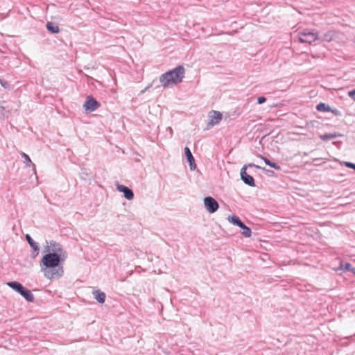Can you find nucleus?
Masks as SVG:
<instances>
[{"label":"nucleus","instance_id":"6e6552de","mask_svg":"<svg viewBox=\"0 0 355 355\" xmlns=\"http://www.w3.org/2000/svg\"><path fill=\"white\" fill-rule=\"evenodd\" d=\"M222 114L218 111L212 110L209 112V121L208 125L209 126H214L218 124L222 120Z\"/></svg>","mask_w":355,"mask_h":355},{"label":"nucleus","instance_id":"9b49d317","mask_svg":"<svg viewBox=\"0 0 355 355\" xmlns=\"http://www.w3.org/2000/svg\"><path fill=\"white\" fill-rule=\"evenodd\" d=\"M184 150L185 156H186L187 159L189 164L190 169L194 170L196 168V164L195 163L194 157H193L190 149L188 147H185Z\"/></svg>","mask_w":355,"mask_h":355},{"label":"nucleus","instance_id":"9d476101","mask_svg":"<svg viewBox=\"0 0 355 355\" xmlns=\"http://www.w3.org/2000/svg\"><path fill=\"white\" fill-rule=\"evenodd\" d=\"M26 240L27 241L28 243L30 245V246L33 250V253L31 254V257L33 258H35L38 254H39V245L37 242L34 241V240L31 238V236L29 234L26 235Z\"/></svg>","mask_w":355,"mask_h":355},{"label":"nucleus","instance_id":"bb28decb","mask_svg":"<svg viewBox=\"0 0 355 355\" xmlns=\"http://www.w3.org/2000/svg\"><path fill=\"white\" fill-rule=\"evenodd\" d=\"M266 101V98L264 96H260L257 98V103L258 104H262Z\"/></svg>","mask_w":355,"mask_h":355},{"label":"nucleus","instance_id":"393cba45","mask_svg":"<svg viewBox=\"0 0 355 355\" xmlns=\"http://www.w3.org/2000/svg\"><path fill=\"white\" fill-rule=\"evenodd\" d=\"M348 96L355 101V89L348 92Z\"/></svg>","mask_w":355,"mask_h":355},{"label":"nucleus","instance_id":"f257e3e1","mask_svg":"<svg viewBox=\"0 0 355 355\" xmlns=\"http://www.w3.org/2000/svg\"><path fill=\"white\" fill-rule=\"evenodd\" d=\"M67 257V254L48 252L43 256L40 266L44 277L49 279L61 277L64 273L62 264Z\"/></svg>","mask_w":355,"mask_h":355},{"label":"nucleus","instance_id":"473e14b6","mask_svg":"<svg viewBox=\"0 0 355 355\" xmlns=\"http://www.w3.org/2000/svg\"><path fill=\"white\" fill-rule=\"evenodd\" d=\"M85 175H91V173H85Z\"/></svg>","mask_w":355,"mask_h":355},{"label":"nucleus","instance_id":"aec40b11","mask_svg":"<svg viewBox=\"0 0 355 355\" xmlns=\"http://www.w3.org/2000/svg\"><path fill=\"white\" fill-rule=\"evenodd\" d=\"M9 115V110L0 103V119H4Z\"/></svg>","mask_w":355,"mask_h":355},{"label":"nucleus","instance_id":"1a4fd4ad","mask_svg":"<svg viewBox=\"0 0 355 355\" xmlns=\"http://www.w3.org/2000/svg\"><path fill=\"white\" fill-rule=\"evenodd\" d=\"M116 189L119 192H122L123 193L124 197L127 200H132L134 198V193L128 187H125L124 185L120 184L119 183L116 184Z\"/></svg>","mask_w":355,"mask_h":355},{"label":"nucleus","instance_id":"7c9ffc66","mask_svg":"<svg viewBox=\"0 0 355 355\" xmlns=\"http://www.w3.org/2000/svg\"><path fill=\"white\" fill-rule=\"evenodd\" d=\"M332 112L336 114H337L339 112L337 110H333Z\"/></svg>","mask_w":355,"mask_h":355},{"label":"nucleus","instance_id":"20e7f679","mask_svg":"<svg viewBox=\"0 0 355 355\" xmlns=\"http://www.w3.org/2000/svg\"><path fill=\"white\" fill-rule=\"evenodd\" d=\"M100 106V103L91 96L87 98V100L83 104V107L87 113L96 110Z\"/></svg>","mask_w":355,"mask_h":355},{"label":"nucleus","instance_id":"4468645a","mask_svg":"<svg viewBox=\"0 0 355 355\" xmlns=\"http://www.w3.org/2000/svg\"><path fill=\"white\" fill-rule=\"evenodd\" d=\"M343 135L340 134L338 132H334V133H326L324 135H322L320 136V138L321 140L327 141L329 140H331L332 139H335L338 137H342Z\"/></svg>","mask_w":355,"mask_h":355},{"label":"nucleus","instance_id":"5701e85b","mask_svg":"<svg viewBox=\"0 0 355 355\" xmlns=\"http://www.w3.org/2000/svg\"><path fill=\"white\" fill-rule=\"evenodd\" d=\"M0 84L1 85L2 87H3L6 89H10V85L6 80H4L0 78Z\"/></svg>","mask_w":355,"mask_h":355},{"label":"nucleus","instance_id":"423d86ee","mask_svg":"<svg viewBox=\"0 0 355 355\" xmlns=\"http://www.w3.org/2000/svg\"><path fill=\"white\" fill-rule=\"evenodd\" d=\"M204 205L207 211L210 214L216 212L219 207L218 202L211 196H207L204 198Z\"/></svg>","mask_w":355,"mask_h":355},{"label":"nucleus","instance_id":"dca6fc26","mask_svg":"<svg viewBox=\"0 0 355 355\" xmlns=\"http://www.w3.org/2000/svg\"><path fill=\"white\" fill-rule=\"evenodd\" d=\"M7 285L18 293H21V291H22V288H24V286L17 282H10L7 283Z\"/></svg>","mask_w":355,"mask_h":355},{"label":"nucleus","instance_id":"6ab92c4d","mask_svg":"<svg viewBox=\"0 0 355 355\" xmlns=\"http://www.w3.org/2000/svg\"><path fill=\"white\" fill-rule=\"evenodd\" d=\"M227 220L229 223L238 227L242 224V221L240 218L235 215L229 216L227 217Z\"/></svg>","mask_w":355,"mask_h":355},{"label":"nucleus","instance_id":"c756f323","mask_svg":"<svg viewBox=\"0 0 355 355\" xmlns=\"http://www.w3.org/2000/svg\"><path fill=\"white\" fill-rule=\"evenodd\" d=\"M350 271L352 272L354 274H355V268H352Z\"/></svg>","mask_w":355,"mask_h":355},{"label":"nucleus","instance_id":"0eeeda50","mask_svg":"<svg viewBox=\"0 0 355 355\" xmlns=\"http://www.w3.org/2000/svg\"><path fill=\"white\" fill-rule=\"evenodd\" d=\"M45 251L48 253H59L60 254H67L61 245L55 241H51L49 245L45 247Z\"/></svg>","mask_w":355,"mask_h":355},{"label":"nucleus","instance_id":"2f4dec72","mask_svg":"<svg viewBox=\"0 0 355 355\" xmlns=\"http://www.w3.org/2000/svg\"><path fill=\"white\" fill-rule=\"evenodd\" d=\"M149 87H149V86H148L146 88H145V89H144V90H143V91H142V92H144L145 91H146Z\"/></svg>","mask_w":355,"mask_h":355},{"label":"nucleus","instance_id":"ddd939ff","mask_svg":"<svg viewBox=\"0 0 355 355\" xmlns=\"http://www.w3.org/2000/svg\"><path fill=\"white\" fill-rule=\"evenodd\" d=\"M19 294L23 296L28 302H33L34 301V295L31 293V291L25 287L22 288L21 293Z\"/></svg>","mask_w":355,"mask_h":355},{"label":"nucleus","instance_id":"39448f33","mask_svg":"<svg viewBox=\"0 0 355 355\" xmlns=\"http://www.w3.org/2000/svg\"><path fill=\"white\" fill-rule=\"evenodd\" d=\"M317 39V34L309 31H304L299 33V40L302 43L311 44Z\"/></svg>","mask_w":355,"mask_h":355},{"label":"nucleus","instance_id":"a211bd4d","mask_svg":"<svg viewBox=\"0 0 355 355\" xmlns=\"http://www.w3.org/2000/svg\"><path fill=\"white\" fill-rule=\"evenodd\" d=\"M241 229L243 230L241 234L246 238H249L251 236L252 231L250 227H247L243 222L241 225L239 226Z\"/></svg>","mask_w":355,"mask_h":355},{"label":"nucleus","instance_id":"cd10ccee","mask_svg":"<svg viewBox=\"0 0 355 355\" xmlns=\"http://www.w3.org/2000/svg\"><path fill=\"white\" fill-rule=\"evenodd\" d=\"M332 38V33H328L327 34L324 35V40H326V41H330Z\"/></svg>","mask_w":355,"mask_h":355},{"label":"nucleus","instance_id":"412c9836","mask_svg":"<svg viewBox=\"0 0 355 355\" xmlns=\"http://www.w3.org/2000/svg\"><path fill=\"white\" fill-rule=\"evenodd\" d=\"M316 108L320 112H329L331 110L330 107L324 103H319Z\"/></svg>","mask_w":355,"mask_h":355},{"label":"nucleus","instance_id":"f8f14e48","mask_svg":"<svg viewBox=\"0 0 355 355\" xmlns=\"http://www.w3.org/2000/svg\"><path fill=\"white\" fill-rule=\"evenodd\" d=\"M94 297L95 300L103 304L105 301V293L104 292L101 291L100 290H95L92 292Z\"/></svg>","mask_w":355,"mask_h":355},{"label":"nucleus","instance_id":"a878e982","mask_svg":"<svg viewBox=\"0 0 355 355\" xmlns=\"http://www.w3.org/2000/svg\"><path fill=\"white\" fill-rule=\"evenodd\" d=\"M345 165L348 168H353L355 170V164L354 163L345 162Z\"/></svg>","mask_w":355,"mask_h":355},{"label":"nucleus","instance_id":"2eb2a0df","mask_svg":"<svg viewBox=\"0 0 355 355\" xmlns=\"http://www.w3.org/2000/svg\"><path fill=\"white\" fill-rule=\"evenodd\" d=\"M21 157L24 159V163L26 164V166L27 167L32 166L34 173L35 174L36 173L35 165V164H33L31 162L29 156L27 154H26L25 153L22 152V153H21Z\"/></svg>","mask_w":355,"mask_h":355},{"label":"nucleus","instance_id":"b1692460","mask_svg":"<svg viewBox=\"0 0 355 355\" xmlns=\"http://www.w3.org/2000/svg\"><path fill=\"white\" fill-rule=\"evenodd\" d=\"M268 166H269L271 168H275L276 170H278V171L281 170V167L278 164H277L275 162H272L271 161L270 162V163H269V164Z\"/></svg>","mask_w":355,"mask_h":355},{"label":"nucleus","instance_id":"f3484780","mask_svg":"<svg viewBox=\"0 0 355 355\" xmlns=\"http://www.w3.org/2000/svg\"><path fill=\"white\" fill-rule=\"evenodd\" d=\"M47 30L51 33H58L60 31L59 26L58 24L53 22H47L46 24Z\"/></svg>","mask_w":355,"mask_h":355},{"label":"nucleus","instance_id":"4be33fe9","mask_svg":"<svg viewBox=\"0 0 355 355\" xmlns=\"http://www.w3.org/2000/svg\"><path fill=\"white\" fill-rule=\"evenodd\" d=\"M340 265V267L345 271H350L352 268L349 263H344L343 261H341Z\"/></svg>","mask_w":355,"mask_h":355},{"label":"nucleus","instance_id":"c85d7f7f","mask_svg":"<svg viewBox=\"0 0 355 355\" xmlns=\"http://www.w3.org/2000/svg\"><path fill=\"white\" fill-rule=\"evenodd\" d=\"M259 157L260 158H261V159L264 161V162L266 163V164H267V165H268V164H269V163H270V161L268 159H267L266 157H265L262 156L261 155H259Z\"/></svg>","mask_w":355,"mask_h":355},{"label":"nucleus","instance_id":"f03ea898","mask_svg":"<svg viewBox=\"0 0 355 355\" xmlns=\"http://www.w3.org/2000/svg\"><path fill=\"white\" fill-rule=\"evenodd\" d=\"M185 70L182 65H178L175 68L161 75L159 81L164 87H168L172 85L180 83L184 77Z\"/></svg>","mask_w":355,"mask_h":355},{"label":"nucleus","instance_id":"7ed1b4c3","mask_svg":"<svg viewBox=\"0 0 355 355\" xmlns=\"http://www.w3.org/2000/svg\"><path fill=\"white\" fill-rule=\"evenodd\" d=\"M248 167H254L257 168H260L261 167L259 166L258 165L253 164V163H250L247 165H244L241 169L240 175H241V178L243 180V182L248 186L255 187L256 184H255L254 178H252V176L248 174L246 172Z\"/></svg>","mask_w":355,"mask_h":355}]
</instances>
